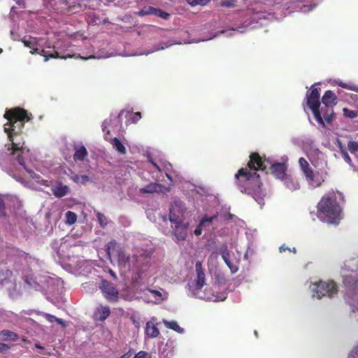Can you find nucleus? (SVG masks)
<instances>
[{
  "instance_id": "23",
  "label": "nucleus",
  "mask_w": 358,
  "mask_h": 358,
  "mask_svg": "<svg viewBox=\"0 0 358 358\" xmlns=\"http://www.w3.org/2000/svg\"><path fill=\"white\" fill-rule=\"evenodd\" d=\"M320 112L321 114L322 113L324 119L328 124L331 123L335 119V114L334 113L333 107H322Z\"/></svg>"
},
{
  "instance_id": "43",
  "label": "nucleus",
  "mask_w": 358,
  "mask_h": 358,
  "mask_svg": "<svg viewBox=\"0 0 358 358\" xmlns=\"http://www.w3.org/2000/svg\"><path fill=\"white\" fill-rule=\"evenodd\" d=\"M324 182V178H314V182L313 184H311L315 187H318L322 185V184Z\"/></svg>"
},
{
  "instance_id": "19",
  "label": "nucleus",
  "mask_w": 358,
  "mask_h": 358,
  "mask_svg": "<svg viewBox=\"0 0 358 358\" xmlns=\"http://www.w3.org/2000/svg\"><path fill=\"white\" fill-rule=\"evenodd\" d=\"M74 150L73 159L75 161H83L87 156V151L84 145H74Z\"/></svg>"
},
{
  "instance_id": "2",
  "label": "nucleus",
  "mask_w": 358,
  "mask_h": 358,
  "mask_svg": "<svg viewBox=\"0 0 358 358\" xmlns=\"http://www.w3.org/2000/svg\"><path fill=\"white\" fill-rule=\"evenodd\" d=\"M337 195L343 198L342 193L334 191L325 194L318 202V217L329 224H338L341 217V208L337 201Z\"/></svg>"
},
{
  "instance_id": "45",
  "label": "nucleus",
  "mask_w": 358,
  "mask_h": 358,
  "mask_svg": "<svg viewBox=\"0 0 358 358\" xmlns=\"http://www.w3.org/2000/svg\"><path fill=\"white\" fill-rule=\"evenodd\" d=\"M279 250L280 252H285L286 250H289V252L292 251L294 253H296V248H294L292 250H291L289 248L285 246V245H281L279 248Z\"/></svg>"
},
{
  "instance_id": "25",
  "label": "nucleus",
  "mask_w": 358,
  "mask_h": 358,
  "mask_svg": "<svg viewBox=\"0 0 358 358\" xmlns=\"http://www.w3.org/2000/svg\"><path fill=\"white\" fill-rule=\"evenodd\" d=\"M12 277L13 272L10 269H2L0 271V281L2 285L10 282Z\"/></svg>"
},
{
  "instance_id": "6",
  "label": "nucleus",
  "mask_w": 358,
  "mask_h": 358,
  "mask_svg": "<svg viewBox=\"0 0 358 358\" xmlns=\"http://www.w3.org/2000/svg\"><path fill=\"white\" fill-rule=\"evenodd\" d=\"M106 252L108 258L111 260V255L115 252L117 259L118 266L120 267L130 266V256L125 253V252L118 245L115 240H112L106 245Z\"/></svg>"
},
{
  "instance_id": "38",
  "label": "nucleus",
  "mask_w": 358,
  "mask_h": 358,
  "mask_svg": "<svg viewBox=\"0 0 358 358\" xmlns=\"http://www.w3.org/2000/svg\"><path fill=\"white\" fill-rule=\"evenodd\" d=\"M348 148L352 154H355L358 151V143L353 141H349Z\"/></svg>"
},
{
  "instance_id": "40",
  "label": "nucleus",
  "mask_w": 358,
  "mask_h": 358,
  "mask_svg": "<svg viewBox=\"0 0 358 358\" xmlns=\"http://www.w3.org/2000/svg\"><path fill=\"white\" fill-rule=\"evenodd\" d=\"M45 57V62H47L50 58H61V59H66L67 57L64 56H60L59 52L57 51H55L53 53L49 54V55H43Z\"/></svg>"
},
{
  "instance_id": "47",
  "label": "nucleus",
  "mask_w": 358,
  "mask_h": 358,
  "mask_svg": "<svg viewBox=\"0 0 358 358\" xmlns=\"http://www.w3.org/2000/svg\"><path fill=\"white\" fill-rule=\"evenodd\" d=\"M148 356V353L145 351L138 352L134 358H147Z\"/></svg>"
},
{
  "instance_id": "18",
  "label": "nucleus",
  "mask_w": 358,
  "mask_h": 358,
  "mask_svg": "<svg viewBox=\"0 0 358 358\" xmlns=\"http://www.w3.org/2000/svg\"><path fill=\"white\" fill-rule=\"evenodd\" d=\"M145 334L146 335L151 338H155L159 335V330L157 327L156 325L151 321H149L146 323L145 327Z\"/></svg>"
},
{
  "instance_id": "8",
  "label": "nucleus",
  "mask_w": 358,
  "mask_h": 358,
  "mask_svg": "<svg viewBox=\"0 0 358 358\" xmlns=\"http://www.w3.org/2000/svg\"><path fill=\"white\" fill-rule=\"evenodd\" d=\"M315 292L319 298L324 296L332 297L338 292V287L334 281H320L317 285Z\"/></svg>"
},
{
  "instance_id": "51",
  "label": "nucleus",
  "mask_w": 358,
  "mask_h": 358,
  "mask_svg": "<svg viewBox=\"0 0 358 358\" xmlns=\"http://www.w3.org/2000/svg\"><path fill=\"white\" fill-rule=\"evenodd\" d=\"M152 164L154 167H155L159 171H161L160 167L155 162H152Z\"/></svg>"
},
{
  "instance_id": "41",
  "label": "nucleus",
  "mask_w": 358,
  "mask_h": 358,
  "mask_svg": "<svg viewBox=\"0 0 358 358\" xmlns=\"http://www.w3.org/2000/svg\"><path fill=\"white\" fill-rule=\"evenodd\" d=\"M299 163L300 167L302 171H303L304 169H308L310 167L308 162L303 157H301L299 159Z\"/></svg>"
},
{
  "instance_id": "1",
  "label": "nucleus",
  "mask_w": 358,
  "mask_h": 358,
  "mask_svg": "<svg viewBox=\"0 0 358 358\" xmlns=\"http://www.w3.org/2000/svg\"><path fill=\"white\" fill-rule=\"evenodd\" d=\"M268 162L266 159L263 160L259 153L252 152L250 155L248 168L240 169L235 175L236 182L241 192L251 196L261 206L264 205L266 194L257 171H265Z\"/></svg>"
},
{
  "instance_id": "29",
  "label": "nucleus",
  "mask_w": 358,
  "mask_h": 358,
  "mask_svg": "<svg viewBox=\"0 0 358 358\" xmlns=\"http://www.w3.org/2000/svg\"><path fill=\"white\" fill-rule=\"evenodd\" d=\"M77 221V215L72 211L66 213V222L69 225L73 224Z\"/></svg>"
},
{
  "instance_id": "13",
  "label": "nucleus",
  "mask_w": 358,
  "mask_h": 358,
  "mask_svg": "<svg viewBox=\"0 0 358 358\" xmlns=\"http://www.w3.org/2000/svg\"><path fill=\"white\" fill-rule=\"evenodd\" d=\"M196 279L195 286L196 289H201L205 285L206 278L201 262H196Z\"/></svg>"
},
{
  "instance_id": "33",
  "label": "nucleus",
  "mask_w": 358,
  "mask_h": 358,
  "mask_svg": "<svg viewBox=\"0 0 358 358\" xmlns=\"http://www.w3.org/2000/svg\"><path fill=\"white\" fill-rule=\"evenodd\" d=\"M340 150H341V153L342 157H343V159L345 160V162L346 163H348V164L352 165V162L350 157L349 156L348 152L343 148V146L341 144H340Z\"/></svg>"
},
{
  "instance_id": "12",
  "label": "nucleus",
  "mask_w": 358,
  "mask_h": 358,
  "mask_svg": "<svg viewBox=\"0 0 358 358\" xmlns=\"http://www.w3.org/2000/svg\"><path fill=\"white\" fill-rule=\"evenodd\" d=\"M188 222H180L178 224H174L173 227V234L176 238V241H183L187 236V231L189 228Z\"/></svg>"
},
{
  "instance_id": "34",
  "label": "nucleus",
  "mask_w": 358,
  "mask_h": 358,
  "mask_svg": "<svg viewBox=\"0 0 358 358\" xmlns=\"http://www.w3.org/2000/svg\"><path fill=\"white\" fill-rule=\"evenodd\" d=\"M96 216L97 217V220L99 221V223L100 226L101 227H105L107 225V218H106V217L103 214H102V213H101L99 212H97L96 213Z\"/></svg>"
},
{
  "instance_id": "49",
  "label": "nucleus",
  "mask_w": 358,
  "mask_h": 358,
  "mask_svg": "<svg viewBox=\"0 0 358 358\" xmlns=\"http://www.w3.org/2000/svg\"><path fill=\"white\" fill-rule=\"evenodd\" d=\"M358 350L355 348L349 355V358H357L358 357Z\"/></svg>"
},
{
  "instance_id": "22",
  "label": "nucleus",
  "mask_w": 358,
  "mask_h": 358,
  "mask_svg": "<svg viewBox=\"0 0 358 358\" xmlns=\"http://www.w3.org/2000/svg\"><path fill=\"white\" fill-rule=\"evenodd\" d=\"M221 255H222V257L223 260L224 261L225 264L230 268L231 271L233 273H236L238 271V268L231 262V261L229 259L230 254H229V251L227 249V247H225L224 249L222 250Z\"/></svg>"
},
{
  "instance_id": "11",
  "label": "nucleus",
  "mask_w": 358,
  "mask_h": 358,
  "mask_svg": "<svg viewBox=\"0 0 358 358\" xmlns=\"http://www.w3.org/2000/svg\"><path fill=\"white\" fill-rule=\"evenodd\" d=\"M268 164L270 165L271 173L275 178L282 180L287 175V166L285 163L275 162L271 164L269 162Z\"/></svg>"
},
{
  "instance_id": "31",
  "label": "nucleus",
  "mask_w": 358,
  "mask_h": 358,
  "mask_svg": "<svg viewBox=\"0 0 358 358\" xmlns=\"http://www.w3.org/2000/svg\"><path fill=\"white\" fill-rule=\"evenodd\" d=\"M220 4L221 6L228 8H234L236 6L237 0H222Z\"/></svg>"
},
{
  "instance_id": "39",
  "label": "nucleus",
  "mask_w": 358,
  "mask_h": 358,
  "mask_svg": "<svg viewBox=\"0 0 358 358\" xmlns=\"http://www.w3.org/2000/svg\"><path fill=\"white\" fill-rule=\"evenodd\" d=\"M90 178L87 176H76L73 178V180L77 183L86 184L89 181Z\"/></svg>"
},
{
  "instance_id": "20",
  "label": "nucleus",
  "mask_w": 358,
  "mask_h": 358,
  "mask_svg": "<svg viewBox=\"0 0 358 358\" xmlns=\"http://www.w3.org/2000/svg\"><path fill=\"white\" fill-rule=\"evenodd\" d=\"M217 217V215H214L210 217H203L199 222V224L197 226L196 229L194 230V234L196 236H199L201 234L202 228L206 226H208L213 220L216 219Z\"/></svg>"
},
{
  "instance_id": "15",
  "label": "nucleus",
  "mask_w": 358,
  "mask_h": 358,
  "mask_svg": "<svg viewBox=\"0 0 358 358\" xmlns=\"http://www.w3.org/2000/svg\"><path fill=\"white\" fill-rule=\"evenodd\" d=\"M110 314V308L108 306H101L95 310L94 316L95 320H99L100 322H103L107 319Z\"/></svg>"
},
{
  "instance_id": "50",
  "label": "nucleus",
  "mask_w": 358,
  "mask_h": 358,
  "mask_svg": "<svg viewBox=\"0 0 358 358\" xmlns=\"http://www.w3.org/2000/svg\"><path fill=\"white\" fill-rule=\"evenodd\" d=\"M148 291H149L150 293H152V294H155V296H159V297H161V296H162V293H161L159 291H158V290L149 289H148Z\"/></svg>"
},
{
  "instance_id": "35",
  "label": "nucleus",
  "mask_w": 358,
  "mask_h": 358,
  "mask_svg": "<svg viewBox=\"0 0 358 358\" xmlns=\"http://www.w3.org/2000/svg\"><path fill=\"white\" fill-rule=\"evenodd\" d=\"M154 15L159 17L164 20H167L170 17L169 13H168L159 8H155V10L154 12Z\"/></svg>"
},
{
  "instance_id": "3",
  "label": "nucleus",
  "mask_w": 358,
  "mask_h": 358,
  "mask_svg": "<svg viewBox=\"0 0 358 358\" xmlns=\"http://www.w3.org/2000/svg\"><path fill=\"white\" fill-rule=\"evenodd\" d=\"M3 117L8 120V122L4 124V131L12 143L15 142V136L22 133L24 123L32 118L31 113L19 107L6 110Z\"/></svg>"
},
{
  "instance_id": "21",
  "label": "nucleus",
  "mask_w": 358,
  "mask_h": 358,
  "mask_svg": "<svg viewBox=\"0 0 358 358\" xmlns=\"http://www.w3.org/2000/svg\"><path fill=\"white\" fill-rule=\"evenodd\" d=\"M284 185L287 189L291 191H295L300 188V185L298 181L294 180V178L289 174L282 180Z\"/></svg>"
},
{
  "instance_id": "53",
  "label": "nucleus",
  "mask_w": 358,
  "mask_h": 358,
  "mask_svg": "<svg viewBox=\"0 0 358 358\" xmlns=\"http://www.w3.org/2000/svg\"><path fill=\"white\" fill-rule=\"evenodd\" d=\"M109 273H110V274L113 278H116V275H115V272H114L113 271H112L111 269H110Z\"/></svg>"
},
{
  "instance_id": "24",
  "label": "nucleus",
  "mask_w": 358,
  "mask_h": 358,
  "mask_svg": "<svg viewBox=\"0 0 358 358\" xmlns=\"http://www.w3.org/2000/svg\"><path fill=\"white\" fill-rule=\"evenodd\" d=\"M162 185L158 183H150L144 187L139 189V192L142 194H150L159 192Z\"/></svg>"
},
{
  "instance_id": "5",
  "label": "nucleus",
  "mask_w": 358,
  "mask_h": 358,
  "mask_svg": "<svg viewBox=\"0 0 358 358\" xmlns=\"http://www.w3.org/2000/svg\"><path fill=\"white\" fill-rule=\"evenodd\" d=\"M320 89L314 87L313 85L311 87V90L310 92L306 94L307 99V105L312 110L314 117L317 122L322 125L324 124V120L322 116L321 115V112L320 110Z\"/></svg>"
},
{
  "instance_id": "14",
  "label": "nucleus",
  "mask_w": 358,
  "mask_h": 358,
  "mask_svg": "<svg viewBox=\"0 0 358 358\" xmlns=\"http://www.w3.org/2000/svg\"><path fill=\"white\" fill-rule=\"evenodd\" d=\"M322 103L325 107H334L337 103V96L331 90H327L322 97Z\"/></svg>"
},
{
  "instance_id": "7",
  "label": "nucleus",
  "mask_w": 358,
  "mask_h": 358,
  "mask_svg": "<svg viewBox=\"0 0 358 358\" xmlns=\"http://www.w3.org/2000/svg\"><path fill=\"white\" fill-rule=\"evenodd\" d=\"M24 141L22 143L13 142L8 145V150L10 151V155L15 157L19 164L24 167V169L27 171V173H29L31 178H36L35 176L36 173L33 171L27 169L25 165L24 155L25 153L26 148L24 147Z\"/></svg>"
},
{
  "instance_id": "27",
  "label": "nucleus",
  "mask_w": 358,
  "mask_h": 358,
  "mask_svg": "<svg viewBox=\"0 0 358 358\" xmlns=\"http://www.w3.org/2000/svg\"><path fill=\"white\" fill-rule=\"evenodd\" d=\"M166 327L171 329L178 333L182 334L184 332V329L180 327L176 321H163Z\"/></svg>"
},
{
  "instance_id": "9",
  "label": "nucleus",
  "mask_w": 358,
  "mask_h": 358,
  "mask_svg": "<svg viewBox=\"0 0 358 358\" xmlns=\"http://www.w3.org/2000/svg\"><path fill=\"white\" fill-rule=\"evenodd\" d=\"M186 211L184 204L180 202H175L171 205L169 211V220L173 224L184 222V214Z\"/></svg>"
},
{
  "instance_id": "46",
  "label": "nucleus",
  "mask_w": 358,
  "mask_h": 358,
  "mask_svg": "<svg viewBox=\"0 0 358 358\" xmlns=\"http://www.w3.org/2000/svg\"><path fill=\"white\" fill-rule=\"evenodd\" d=\"M10 349V346L7 344L0 342V352H4Z\"/></svg>"
},
{
  "instance_id": "54",
  "label": "nucleus",
  "mask_w": 358,
  "mask_h": 358,
  "mask_svg": "<svg viewBox=\"0 0 358 358\" xmlns=\"http://www.w3.org/2000/svg\"><path fill=\"white\" fill-rule=\"evenodd\" d=\"M141 273L140 271L137 272L136 276L135 277V279L137 280V279L140 278H141Z\"/></svg>"
},
{
  "instance_id": "30",
  "label": "nucleus",
  "mask_w": 358,
  "mask_h": 358,
  "mask_svg": "<svg viewBox=\"0 0 358 358\" xmlns=\"http://www.w3.org/2000/svg\"><path fill=\"white\" fill-rule=\"evenodd\" d=\"M155 10V8L152 6H145L140 11H138V15L139 16H144L147 15H154V12Z\"/></svg>"
},
{
  "instance_id": "28",
  "label": "nucleus",
  "mask_w": 358,
  "mask_h": 358,
  "mask_svg": "<svg viewBox=\"0 0 358 358\" xmlns=\"http://www.w3.org/2000/svg\"><path fill=\"white\" fill-rule=\"evenodd\" d=\"M22 43H24V46L32 49V50L30 51L31 54L38 53V49L37 48H34L36 45L34 39L31 38L29 39L24 38L22 40Z\"/></svg>"
},
{
  "instance_id": "42",
  "label": "nucleus",
  "mask_w": 358,
  "mask_h": 358,
  "mask_svg": "<svg viewBox=\"0 0 358 358\" xmlns=\"http://www.w3.org/2000/svg\"><path fill=\"white\" fill-rule=\"evenodd\" d=\"M339 86L345 88V89H348V90H353L355 92H358V87L357 86H350L348 85V84H345V83H340L338 84Z\"/></svg>"
},
{
  "instance_id": "26",
  "label": "nucleus",
  "mask_w": 358,
  "mask_h": 358,
  "mask_svg": "<svg viewBox=\"0 0 358 358\" xmlns=\"http://www.w3.org/2000/svg\"><path fill=\"white\" fill-rule=\"evenodd\" d=\"M110 143L120 154L124 155L126 153V148L118 138H112Z\"/></svg>"
},
{
  "instance_id": "36",
  "label": "nucleus",
  "mask_w": 358,
  "mask_h": 358,
  "mask_svg": "<svg viewBox=\"0 0 358 358\" xmlns=\"http://www.w3.org/2000/svg\"><path fill=\"white\" fill-rule=\"evenodd\" d=\"M186 1L192 6H206L210 2L209 0H186Z\"/></svg>"
},
{
  "instance_id": "32",
  "label": "nucleus",
  "mask_w": 358,
  "mask_h": 358,
  "mask_svg": "<svg viewBox=\"0 0 358 358\" xmlns=\"http://www.w3.org/2000/svg\"><path fill=\"white\" fill-rule=\"evenodd\" d=\"M303 172L306 176V178L308 180L310 184H313L315 174L312 169L309 167L308 169H304Z\"/></svg>"
},
{
  "instance_id": "52",
  "label": "nucleus",
  "mask_w": 358,
  "mask_h": 358,
  "mask_svg": "<svg viewBox=\"0 0 358 358\" xmlns=\"http://www.w3.org/2000/svg\"><path fill=\"white\" fill-rule=\"evenodd\" d=\"M55 322H57L59 324L64 325V321L62 319H59V318L57 317V320H56Z\"/></svg>"
},
{
  "instance_id": "37",
  "label": "nucleus",
  "mask_w": 358,
  "mask_h": 358,
  "mask_svg": "<svg viewBox=\"0 0 358 358\" xmlns=\"http://www.w3.org/2000/svg\"><path fill=\"white\" fill-rule=\"evenodd\" d=\"M343 115L346 117L355 118L358 115V112L355 110H351L347 108L343 109Z\"/></svg>"
},
{
  "instance_id": "56",
  "label": "nucleus",
  "mask_w": 358,
  "mask_h": 358,
  "mask_svg": "<svg viewBox=\"0 0 358 358\" xmlns=\"http://www.w3.org/2000/svg\"><path fill=\"white\" fill-rule=\"evenodd\" d=\"M3 52V50L1 48H0V53H1Z\"/></svg>"
},
{
  "instance_id": "55",
  "label": "nucleus",
  "mask_w": 358,
  "mask_h": 358,
  "mask_svg": "<svg viewBox=\"0 0 358 358\" xmlns=\"http://www.w3.org/2000/svg\"><path fill=\"white\" fill-rule=\"evenodd\" d=\"M35 347L38 349H43V347H42L40 344L37 343L35 345Z\"/></svg>"
},
{
  "instance_id": "17",
  "label": "nucleus",
  "mask_w": 358,
  "mask_h": 358,
  "mask_svg": "<svg viewBox=\"0 0 358 358\" xmlns=\"http://www.w3.org/2000/svg\"><path fill=\"white\" fill-rule=\"evenodd\" d=\"M52 192L57 198H62L69 193V187L59 182L57 186L52 188Z\"/></svg>"
},
{
  "instance_id": "48",
  "label": "nucleus",
  "mask_w": 358,
  "mask_h": 358,
  "mask_svg": "<svg viewBox=\"0 0 358 358\" xmlns=\"http://www.w3.org/2000/svg\"><path fill=\"white\" fill-rule=\"evenodd\" d=\"M45 318L48 321H49L50 322H55L56 320H57V317L54 315H52L50 314H46L45 315Z\"/></svg>"
},
{
  "instance_id": "16",
  "label": "nucleus",
  "mask_w": 358,
  "mask_h": 358,
  "mask_svg": "<svg viewBox=\"0 0 358 358\" xmlns=\"http://www.w3.org/2000/svg\"><path fill=\"white\" fill-rule=\"evenodd\" d=\"M19 339V335L10 330L3 329L0 331V340L2 341H16Z\"/></svg>"
},
{
  "instance_id": "4",
  "label": "nucleus",
  "mask_w": 358,
  "mask_h": 358,
  "mask_svg": "<svg viewBox=\"0 0 358 358\" xmlns=\"http://www.w3.org/2000/svg\"><path fill=\"white\" fill-rule=\"evenodd\" d=\"M357 263V259H350L345 262L344 266L342 268L344 285L349 290L356 292H358V278L351 274L348 275L346 273L356 271L358 269Z\"/></svg>"
},
{
  "instance_id": "44",
  "label": "nucleus",
  "mask_w": 358,
  "mask_h": 358,
  "mask_svg": "<svg viewBox=\"0 0 358 358\" xmlns=\"http://www.w3.org/2000/svg\"><path fill=\"white\" fill-rule=\"evenodd\" d=\"M141 118V113L140 112L135 113L132 115L131 120L132 123H136Z\"/></svg>"
},
{
  "instance_id": "10",
  "label": "nucleus",
  "mask_w": 358,
  "mask_h": 358,
  "mask_svg": "<svg viewBox=\"0 0 358 358\" xmlns=\"http://www.w3.org/2000/svg\"><path fill=\"white\" fill-rule=\"evenodd\" d=\"M100 289L106 298L109 302H116L118 300L119 292L117 289L108 280L101 281Z\"/></svg>"
}]
</instances>
